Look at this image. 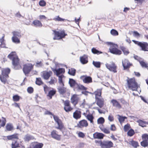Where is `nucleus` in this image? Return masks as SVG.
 Instances as JSON below:
<instances>
[{
  "instance_id": "obj_51",
  "label": "nucleus",
  "mask_w": 148,
  "mask_h": 148,
  "mask_svg": "<svg viewBox=\"0 0 148 148\" xmlns=\"http://www.w3.org/2000/svg\"><path fill=\"white\" fill-rule=\"evenodd\" d=\"M56 82V80L54 77H51L50 80L49 81V83L50 84H54Z\"/></svg>"
},
{
  "instance_id": "obj_7",
  "label": "nucleus",
  "mask_w": 148,
  "mask_h": 148,
  "mask_svg": "<svg viewBox=\"0 0 148 148\" xmlns=\"http://www.w3.org/2000/svg\"><path fill=\"white\" fill-rule=\"evenodd\" d=\"M54 36L53 38L54 40H58L64 37L66 35L64 32L63 31H57L53 30Z\"/></svg>"
},
{
  "instance_id": "obj_35",
  "label": "nucleus",
  "mask_w": 148,
  "mask_h": 148,
  "mask_svg": "<svg viewBox=\"0 0 148 148\" xmlns=\"http://www.w3.org/2000/svg\"><path fill=\"white\" fill-rule=\"evenodd\" d=\"M75 71L76 70L75 69L71 68L69 69L68 73L70 75L74 76L75 74Z\"/></svg>"
},
{
  "instance_id": "obj_29",
  "label": "nucleus",
  "mask_w": 148,
  "mask_h": 148,
  "mask_svg": "<svg viewBox=\"0 0 148 148\" xmlns=\"http://www.w3.org/2000/svg\"><path fill=\"white\" fill-rule=\"evenodd\" d=\"M99 127L101 130L105 133L109 134L110 133V131L109 129L104 128L102 125H100L99 126Z\"/></svg>"
},
{
  "instance_id": "obj_20",
  "label": "nucleus",
  "mask_w": 148,
  "mask_h": 148,
  "mask_svg": "<svg viewBox=\"0 0 148 148\" xmlns=\"http://www.w3.org/2000/svg\"><path fill=\"white\" fill-rule=\"evenodd\" d=\"M80 61L83 64L87 63L88 62L87 56L86 55H84L83 56L80 57Z\"/></svg>"
},
{
  "instance_id": "obj_32",
  "label": "nucleus",
  "mask_w": 148,
  "mask_h": 148,
  "mask_svg": "<svg viewBox=\"0 0 148 148\" xmlns=\"http://www.w3.org/2000/svg\"><path fill=\"white\" fill-rule=\"evenodd\" d=\"M59 77V82L61 86H63L64 85V83L62 81V78L64 77V76L63 75H58Z\"/></svg>"
},
{
  "instance_id": "obj_43",
  "label": "nucleus",
  "mask_w": 148,
  "mask_h": 148,
  "mask_svg": "<svg viewBox=\"0 0 148 148\" xmlns=\"http://www.w3.org/2000/svg\"><path fill=\"white\" fill-rule=\"evenodd\" d=\"M36 84L39 85H40L43 83L40 78H36Z\"/></svg>"
},
{
  "instance_id": "obj_28",
  "label": "nucleus",
  "mask_w": 148,
  "mask_h": 148,
  "mask_svg": "<svg viewBox=\"0 0 148 148\" xmlns=\"http://www.w3.org/2000/svg\"><path fill=\"white\" fill-rule=\"evenodd\" d=\"M101 89H98L94 92V94L95 95L96 99L101 98Z\"/></svg>"
},
{
  "instance_id": "obj_18",
  "label": "nucleus",
  "mask_w": 148,
  "mask_h": 148,
  "mask_svg": "<svg viewBox=\"0 0 148 148\" xmlns=\"http://www.w3.org/2000/svg\"><path fill=\"white\" fill-rule=\"evenodd\" d=\"M122 63L124 69H127L129 68L131 65L128 60L126 59H124V60H123Z\"/></svg>"
},
{
  "instance_id": "obj_56",
  "label": "nucleus",
  "mask_w": 148,
  "mask_h": 148,
  "mask_svg": "<svg viewBox=\"0 0 148 148\" xmlns=\"http://www.w3.org/2000/svg\"><path fill=\"white\" fill-rule=\"evenodd\" d=\"M13 100L15 101H18L20 99L19 97L17 95L14 96L13 97Z\"/></svg>"
},
{
  "instance_id": "obj_5",
  "label": "nucleus",
  "mask_w": 148,
  "mask_h": 148,
  "mask_svg": "<svg viewBox=\"0 0 148 148\" xmlns=\"http://www.w3.org/2000/svg\"><path fill=\"white\" fill-rule=\"evenodd\" d=\"M95 142L98 143L102 148H110L113 146V144L111 141H103L96 140Z\"/></svg>"
},
{
  "instance_id": "obj_31",
  "label": "nucleus",
  "mask_w": 148,
  "mask_h": 148,
  "mask_svg": "<svg viewBox=\"0 0 148 148\" xmlns=\"http://www.w3.org/2000/svg\"><path fill=\"white\" fill-rule=\"evenodd\" d=\"M56 93V91L54 90H50L48 94L47 95V96L49 97V99H51L52 97Z\"/></svg>"
},
{
  "instance_id": "obj_12",
  "label": "nucleus",
  "mask_w": 148,
  "mask_h": 148,
  "mask_svg": "<svg viewBox=\"0 0 148 148\" xmlns=\"http://www.w3.org/2000/svg\"><path fill=\"white\" fill-rule=\"evenodd\" d=\"M88 125L87 121L83 119L80 121L77 124V127L80 128L83 127H86Z\"/></svg>"
},
{
  "instance_id": "obj_15",
  "label": "nucleus",
  "mask_w": 148,
  "mask_h": 148,
  "mask_svg": "<svg viewBox=\"0 0 148 148\" xmlns=\"http://www.w3.org/2000/svg\"><path fill=\"white\" fill-rule=\"evenodd\" d=\"M51 135L52 138L58 140H60V136L57 134V131L56 130H53L51 132Z\"/></svg>"
},
{
  "instance_id": "obj_42",
  "label": "nucleus",
  "mask_w": 148,
  "mask_h": 148,
  "mask_svg": "<svg viewBox=\"0 0 148 148\" xmlns=\"http://www.w3.org/2000/svg\"><path fill=\"white\" fill-rule=\"evenodd\" d=\"M137 122L138 123L140 126L142 127H144L145 126V123L144 121L141 120H138Z\"/></svg>"
},
{
  "instance_id": "obj_27",
  "label": "nucleus",
  "mask_w": 148,
  "mask_h": 148,
  "mask_svg": "<svg viewBox=\"0 0 148 148\" xmlns=\"http://www.w3.org/2000/svg\"><path fill=\"white\" fill-rule=\"evenodd\" d=\"M33 24L36 27H41L42 26L41 22L38 20H35L33 22Z\"/></svg>"
},
{
  "instance_id": "obj_21",
  "label": "nucleus",
  "mask_w": 148,
  "mask_h": 148,
  "mask_svg": "<svg viewBox=\"0 0 148 148\" xmlns=\"http://www.w3.org/2000/svg\"><path fill=\"white\" fill-rule=\"evenodd\" d=\"M73 117L76 119H80L81 117V112L79 110H76L73 113Z\"/></svg>"
},
{
  "instance_id": "obj_10",
  "label": "nucleus",
  "mask_w": 148,
  "mask_h": 148,
  "mask_svg": "<svg viewBox=\"0 0 148 148\" xmlns=\"http://www.w3.org/2000/svg\"><path fill=\"white\" fill-rule=\"evenodd\" d=\"M105 65L107 68L110 71H112L114 73L117 72L116 71L117 67L114 62H112L111 63V64L106 63L105 64Z\"/></svg>"
},
{
  "instance_id": "obj_14",
  "label": "nucleus",
  "mask_w": 148,
  "mask_h": 148,
  "mask_svg": "<svg viewBox=\"0 0 148 148\" xmlns=\"http://www.w3.org/2000/svg\"><path fill=\"white\" fill-rule=\"evenodd\" d=\"M79 99V98L77 95H73L71 98V102L75 106L77 103Z\"/></svg>"
},
{
  "instance_id": "obj_24",
  "label": "nucleus",
  "mask_w": 148,
  "mask_h": 148,
  "mask_svg": "<svg viewBox=\"0 0 148 148\" xmlns=\"http://www.w3.org/2000/svg\"><path fill=\"white\" fill-rule=\"evenodd\" d=\"M69 83L71 87L74 88H76L77 84L75 81L72 79H69Z\"/></svg>"
},
{
  "instance_id": "obj_4",
  "label": "nucleus",
  "mask_w": 148,
  "mask_h": 148,
  "mask_svg": "<svg viewBox=\"0 0 148 148\" xmlns=\"http://www.w3.org/2000/svg\"><path fill=\"white\" fill-rule=\"evenodd\" d=\"M13 36L12 38V41L16 44L20 43V38L22 36L21 33L18 31H13L12 32Z\"/></svg>"
},
{
  "instance_id": "obj_25",
  "label": "nucleus",
  "mask_w": 148,
  "mask_h": 148,
  "mask_svg": "<svg viewBox=\"0 0 148 148\" xmlns=\"http://www.w3.org/2000/svg\"><path fill=\"white\" fill-rule=\"evenodd\" d=\"M86 119L90 121V123L92 124H93V120L94 119V117L91 114H90L86 115Z\"/></svg>"
},
{
  "instance_id": "obj_60",
  "label": "nucleus",
  "mask_w": 148,
  "mask_h": 148,
  "mask_svg": "<svg viewBox=\"0 0 148 148\" xmlns=\"http://www.w3.org/2000/svg\"><path fill=\"white\" fill-rule=\"evenodd\" d=\"M39 4L40 6H43L45 5L46 3L44 1L42 0L39 2Z\"/></svg>"
},
{
  "instance_id": "obj_48",
  "label": "nucleus",
  "mask_w": 148,
  "mask_h": 148,
  "mask_svg": "<svg viewBox=\"0 0 148 148\" xmlns=\"http://www.w3.org/2000/svg\"><path fill=\"white\" fill-rule=\"evenodd\" d=\"M64 110L66 112L71 111L72 108L70 106H64Z\"/></svg>"
},
{
  "instance_id": "obj_19",
  "label": "nucleus",
  "mask_w": 148,
  "mask_h": 148,
  "mask_svg": "<svg viewBox=\"0 0 148 148\" xmlns=\"http://www.w3.org/2000/svg\"><path fill=\"white\" fill-rule=\"evenodd\" d=\"M111 102L112 103L113 106L116 108L120 109L121 107L119 103L115 99H112Z\"/></svg>"
},
{
  "instance_id": "obj_50",
  "label": "nucleus",
  "mask_w": 148,
  "mask_h": 148,
  "mask_svg": "<svg viewBox=\"0 0 148 148\" xmlns=\"http://www.w3.org/2000/svg\"><path fill=\"white\" fill-rule=\"evenodd\" d=\"M139 62L141 65L143 67L147 68L148 67V64L145 62L142 61H139Z\"/></svg>"
},
{
  "instance_id": "obj_63",
  "label": "nucleus",
  "mask_w": 148,
  "mask_h": 148,
  "mask_svg": "<svg viewBox=\"0 0 148 148\" xmlns=\"http://www.w3.org/2000/svg\"><path fill=\"white\" fill-rule=\"evenodd\" d=\"M110 130L112 131H115L116 130V128L114 124L112 125L110 127Z\"/></svg>"
},
{
  "instance_id": "obj_58",
  "label": "nucleus",
  "mask_w": 148,
  "mask_h": 148,
  "mask_svg": "<svg viewBox=\"0 0 148 148\" xmlns=\"http://www.w3.org/2000/svg\"><path fill=\"white\" fill-rule=\"evenodd\" d=\"M28 92L29 93H31L33 92V89L32 87H29L27 89Z\"/></svg>"
},
{
  "instance_id": "obj_9",
  "label": "nucleus",
  "mask_w": 148,
  "mask_h": 148,
  "mask_svg": "<svg viewBox=\"0 0 148 148\" xmlns=\"http://www.w3.org/2000/svg\"><path fill=\"white\" fill-rule=\"evenodd\" d=\"M132 41L136 44L140 46L142 48L143 50L144 51H148L147 47H148V44L146 42H141L138 41L132 40Z\"/></svg>"
},
{
  "instance_id": "obj_44",
  "label": "nucleus",
  "mask_w": 148,
  "mask_h": 148,
  "mask_svg": "<svg viewBox=\"0 0 148 148\" xmlns=\"http://www.w3.org/2000/svg\"><path fill=\"white\" fill-rule=\"evenodd\" d=\"M76 88H77L78 89L81 90H86V88L82 85L78 84H77Z\"/></svg>"
},
{
  "instance_id": "obj_39",
  "label": "nucleus",
  "mask_w": 148,
  "mask_h": 148,
  "mask_svg": "<svg viewBox=\"0 0 148 148\" xmlns=\"http://www.w3.org/2000/svg\"><path fill=\"white\" fill-rule=\"evenodd\" d=\"M104 119L102 117H101L97 119V123L98 124H103L104 122Z\"/></svg>"
},
{
  "instance_id": "obj_55",
  "label": "nucleus",
  "mask_w": 148,
  "mask_h": 148,
  "mask_svg": "<svg viewBox=\"0 0 148 148\" xmlns=\"http://www.w3.org/2000/svg\"><path fill=\"white\" fill-rule=\"evenodd\" d=\"M134 132L133 130L131 129L130 130L127 132V134L128 136H131L134 134Z\"/></svg>"
},
{
  "instance_id": "obj_26",
  "label": "nucleus",
  "mask_w": 148,
  "mask_h": 148,
  "mask_svg": "<svg viewBox=\"0 0 148 148\" xmlns=\"http://www.w3.org/2000/svg\"><path fill=\"white\" fill-rule=\"evenodd\" d=\"M4 37L5 35L3 34L2 38L0 39V47H5V43L4 39Z\"/></svg>"
},
{
  "instance_id": "obj_16",
  "label": "nucleus",
  "mask_w": 148,
  "mask_h": 148,
  "mask_svg": "<svg viewBox=\"0 0 148 148\" xmlns=\"http://www.w3.org/2000/svg\"><path fill=\"white\" fill-rule=\"evenodd\" d=\"M52 70L57 76H58L59 75L65 72V70L63 68H59L58 69H53Z\"/></svg>"
},
{
  "instance_id": "obj_52",
  "label": "nucleus",
  "mask_w": 148,
  "mask_h": 148,
  "mask_svg": "<svg viewBox=\"0 0 148 148\" xmlns=\"http://www.w3.org/2000/svg\"><path fill=\"white\" fill-rule=\"evenodd\" d=\"M121 49L123 51L124 54L125 55H127L129 53L128 50L125 49L124 47H122Z\"/></svg>"
},
{
  "instance_id": "obj_8",
  "label": "nucleus",
  "mask_w": 148,
  "mask_h": 148,
  "mask_svg": "<svg viewBox=\"0 0 148 148\" xmlns=\"http://www.w3.org/2000/svg\"><path fill=\"white\" fill-rule=\"evenodd\" d=\"M33 66L31 64H28L24 65L23 71L26 76L28 75V74L33 68Z\"/></svg>"
},
{
  "instance_id": "obj_54",
  "label": "nucleus",
  "mask_w": 148,
  "mask_h": 148,
  "mask_svg": "<svg viewBox=\"0 0 148 148\" xmlns=\"http://www.w3.org/2000/svg\"><path fill=\"white\" fill-rule=\"evenodd\" d=\"M130 128V124H127L125 125L124 127V130L125 132L127 131Z\"/></svg>"
},
{
  "instance_id": "obj_22",
  "label": "nucleus",
  "mask_w": 148,
  "mask_h": 148,
  "mask_svg": "<svg viewBox=\"0 0 148 148\" xmlns=\"http://www.w3.org/2000/svg\"><path fill=\"white\" fill-rule=\"evenodd\" d=\"M104 135L101 133L96 132L93 134V136L94 138L102 139L103 138Z\"/></svg>"
},
{
  "instance_id": "obj_41",
  "label": "nucleus",
  "mask_w": 148,
  "mask_h": 148,
  "mask_svg": "<svg viewBox=\"0 0 148 148\" xmlns=\"http://www.w3.org/2000/svg\"><path fill=\"white\" fill-rule=\"evenodd\" d=\"M110 34L113 36H116L118 35V32L115 29H112L110 31Z\"/></svg>"
},
{
  "instance_id": "obj_53",
  "label": "nucleus",
  "mask_w": 148,
  "mask_h": 148,
  "mask_svg": "<svg viewBox=\"0 0 148 148\" xmlns=\"http://www.w3.org/2000/svg\"><path fill=\"white\" fill-rule=\"evenodd\" d=\"M43 144L41 143H39L36 144L34 146V148H41Z\"/></svg>"
},
{
  "instance_id": "obj_36",
  "label": "nucleus",
  "mask_w": 148,
  "mask_h": 148,
  "mask_svg": "<svg viewBox=\"0 0 148 148\" xmlns=\"http://www.w3.org/2000/svg\"><path fill=\"white\" fill-rule=\"evenodd\" d=\"M91 51L92 52L95 54H99L102 53V52L99 51L95 48H93L92 49Z\"/></svg>"
},
{
  "instance_id": "obj_59",
  "label": "nucleus",
  "mask_w": 148,
  "mask_h": 148,
  "mask_svg": "<svg viewBox=\"0 0 148 148\" xmlns=\"http://www.w3.org/2000/svg\"><path fill=\"white\" fill-rule=\"evenodd\" d=\"M64 106H70V102L68 100H66L64 101Z\"/></svg>"
},
{
  "instance_id": "obj_2",
  "label": "nucleus",
  "mask_w": 148,
  "mask_h": 148,
  "mask_svg": "<svg viewBox=\"0 0 148 148\" xmlns=\"http://www.w3.org/2000/svg\"><path fill=\"white\" fill-rule=\"evenodd\" d=\"M127 82L129 89L133 91H136L137 90L138 86L134 78H130L127 80Z\"/></svg>"
},
{
  "instance_id": "obj_23",
  "label": "nucleus",
  "mask_w": 148,
  "mask_h": 148,
  "mask_svg": "<svg viewBox=\"0 0 148 148\" xmlns=\"http://www.w3.org/2000/svg\"><path fill=\"white\" fill-rule=\"evenodd\" d=\"M34 139V137L30 135L27 134L24 136V139L25 141L28 142L29 140Z\"/></svg>"
},
{
  "instance_id": "obj_64",
  "label": "nucleus",
  "mask_w": 148,
  "mask_h": 148,
  "mask_svg": "<svg viewBox=\"0 0 148 148\" xmlns=\"http://www.w3.org/2000/svg\"><path fill=\"white\" fill-rule=\"evenodd\" d=\"M78 135L79 137L83 138L84 136V134L82 132H80L78 133Z\"/></svg>"
},
{
  "instance_id": "obj_6",
  "label": "nucleus",
  "mask_w": 148,
  "mask_h": 148,
  "mask_svg": "<svg viewBox=\"0 0 148 148\" xmlns=\"http://www.w3.org/2000/svg\"><path fill=\"white\" fill-rule=\"evenodd\" d=\"M53 118L55 122L57 124V126L55 127V128L61 130L64 127V125L62 121L59 119V117L54 115H53Z\"/></svg>"
},
{
  "instance_id": "obj_30",
  "label": "nucleus",
  "mask_w": 148,
  "mask_h": 148,
  "mask_svg": "<svg viewBox=\"0 0 148 148\" xmlns=\"http://www.w3.org/2000/svg\"><path fill=\"white\" fill-rule=\"evenodd\" d=\"M7 138L9 140H13L14 139H18V135L17 134H14L10 136H7Z\"/></svg>"
},
{
  "instance_id": "obj_62",
  "label": "nucleus",
  "mask_w": 148,
  "mask_h": 148,
  "mask_svg": "<svg viewBox=\"0 0 148 148\" xmlns=\"http://www.w3.org/2000/svg\"><path fill=\"white\" fill-rule=\"evenodd\" d=\"M133 34L134 36L136 37H139L140 34L136 31H134L133 32Z\"/></svg>"
},
{
  "instance_id": "obj_47",
  "label": "nucleus",
  "mask_w": 148,
  "mask_h": 148,
  "mask_svg": "<svg viewBox=\"0 0 148 148\" xmlns=\"http://www.w3.org/2000/svg\"><path fill=\"white\" fill-rule=\"evenodd\" d=\"M131 145L134 147L136 148L139 145L138 143L137 142L134 141H132L131 142Z\"/></svg>"
},
{
  "instance_id": "obj_46",
  "label": "nucleus",
  "mask_w": 148,
  "mask_h": 148,
  "mask_svg": "<svg viewBox=\"0 0 148 148\" xmlns=\"http://www.w3.org/2000/svg\"><path fill=\"white\" fill-rule=\"evenodd\" d=\"M118 116H119L118 118L119 121L121 123H123L125 119L127 118L126 117L121 116L119 115H118Z\"/></svg>"
},
{
  "instance_id": "obj_17",
  "label": "nucleus",
  "mask_w": 148,
  "mask_h": 148,
  "mask_svg": "<svg viewBox=\"0 0 148 148\" xmlns=\"http://www.w3.org/2000/svg\"><path fill=\"white\" fill-rule=\"evenodd\" d=\"M96 103L97 105L100 108H102L104 105V100L102 98H99L96 99Z\"/></svg>"
},
{
  "instance_id": "obj_40",
  "label": "nucleus",
  "mask_w": 148,
  "mask_h": 148,
  "mask_svg": "<svg viewBox=\"0 0 148 148\" xmlns=\"http://www.w3.org/2000/svg\"><path fill=\"white\" fill-rule=\"evenodd\" d=\"M141 145L144 147H146L148 146V141L147 140H143L141 142Z\"/></svg>"
},
{
  "instance_id": "obj_45",
  "label": "nucleus",
  "mask_w": 148,
  "mask_h": 148,
  "mask_svg": "<svg viewBox=\"0 0 148 148\" xmlns=\"http://www.w3.org/2000/svg\"><path fill=\"white\" fill-rule=\"evenodd\" d=\"M53 20L56 21H62L65 20L64 19L60 18L59 16H56L53 19Z\"/></svg>"
},
{
  "instance_id": "obj_34",
  "label": "nucleus",
  "mask_w": 148,
  "mask_h": 148,
  "mask_svg": "<svg viewBox=\"0 0 148 148\" xmlns=\"http://www.w3.org/2000/svg\"><path fill=\"white\" fill-rule=\"evenodd\" d=\"M92 64L96 68H99L100 67L101 63L99 62H97L93 61L92 62Z\"/></svg>"
},
{
  "instance_id": "obj_37",
  "label": "nucleus",
  "mask_w": 148,
  "mask_h": 148,
  "mask_svg": "<svg viewBox=\"0 0 148 148\" xmlns=\"http://www.w3.org/2000/svg\"><path fill=\"white\" fill-rule=\"evenodd\" d=\"M19 146V144L16 141H14L12 142V148H16Z\"/></svg>"
},
{
  "instance_id": "obj_11",
  "label": "nucleus",
  "mask_w": 148,
  "mask_h": 148,
  "mask_svg": "<svg viewBox=\"0 0 148 148\" xmlns=\"http://www.w3.org/2000/svg\"><path fill=\"white\" fill-rule=\"evenodd\" d=\"M52 72L51 71H44L41 73V76L45 79L47 80L51 76Z\"/></svg>"
},
{
  "instance_id": "obj_57",
  "label": "nucleus",
  "mask_w": 148,
  "mask_h": 148,
  "mask_svg": "<svg viewBox=\"0 0 148 148\" xmlns=\"http://www.w3.org/2000/svg\"><path fill=\"white\" fill-rule=\"evenodd\" d=\"M142 137L143 140H148V135L147 134H143L142 136Z\"/></svg>"
},
{
  "instance_id": "obj_38",
  "label": "nucleus",
  "mask_w": 148,
  "mask_h": 148,
  "mask_svg": "<svg viewBox=\"0 0 148 148\" xmlns=\"http://www.w3.org/2000/svg\"><path fill=\"white\" fill-rule=\"evenodd\" d=\"M2 118L3 119L2 120L0 119V128L1 127L4 126L5 124V119L3 117Z\"/></svg>"
},
{
  "instance_id": "obj_33",
  "label": "nucleus",
  "mask_w": 148,
  "mask_h": 148,
  "mask_svg": "<svg viewBox=\"0 0 148 148\" xmlns=\"http://www.w3.org/2000/svg\"><path fill=\"white\" fill-rule=\"evenodd\" d=\"M66 89L64 87H60L58 88L59 92L62 94H63L66 91Z\"/></svg>"
},
{
  "instance_id": "obj_13",
  "label": "nucleus",
  "mask_w": 148,
  "mask_h": 148,
  "mask_svg": "<svg viewBox=\"0 0 148 148\" xmlns=\"http://www.w3.org/2000/svg\"><path fill=\"white\" fill-rule=\"evenodd\" d=\"M80 78L85 83L88 84L92 82V79L89 76L83 75L81 76Z\"/></svg>"
},
{
  "instance_id": "obj_49",
  "label": "nucleus",
  "mask_w": 148,
  "mask_h": 148,
  "mask_svg": "<svg viewBox=\"0 0 148 148\" xmlns=\"http://www.w3.org/2000/svg\"><path fill=\"white\" fill-rule=\"evenodd\" d=\"M6 128L8 131H11L13 129V126L10 124H8L6 125Z\"/></svg>"
},
{
  "instance_id": "obj_61",
  "label": "nucleus",
  "mask_w": 148,
  "mask_h": 148,
  "mask_svg": "<svg viewBox=\"0 0 148 148\" xmlns=\"http://www.w3.org/2000/svg\"><path fill=\"white\" fill-rule=\"evenodd\" d=\"M108 120L111 122L112 121L114 120L113 116L111 115H109L108 117Z\"/></svg>"
},
{
  "instance_id": "obj_3",
  "label": "nucleus",
  "mask_w": 148,
  "mask_h": 148,
  "mask_svg": "<svg viewBox=\"0 0 148 148\" xmlns=\"http://www.w3.org/2000/svg\"><path fill=\"white\" fill-rule=\"evenodd\" d=\"M106 44L110 45L109 51L111 53L117 55H120L121 53V51L117 49L118 46L116 45L111 44V42H106Z\"/></svg>"
},
{
  "instance_id": "obj_1",
  "label": "nucleus",
  "mask_w": 148,
  "mask_h": 148,
  "mask_svg": "<svg viewBox=\"0 0 148 148\" xmlns=\"http://www.w3.org/2000/svg\"><path fill=\"white\" fill-rule=\"evenodd\" d=\"M8 57L12 60V64L15 69H18L21 68V66L19 64V59L15 52H12L8 55Z\"/></svg>"
}]
</instances>
